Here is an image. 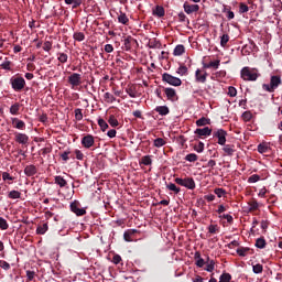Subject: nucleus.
<instances>
[{
  "mask_svg": "<svg viewBox=\"0 0 282 282\" xmlns=\"http://www.w3.org/2000/svg\"><path fill=\"white\" fill-rule=\"evenodd\" d=\"M75 155H76L77 160H83V158H84V154H83V152H80V150H76Z\"/></svg>",
  "mask_w": 282,
  "mask_h": 282,
  "instance_id": "57",
  "label": "nucleus"
},
{
  "mask_svg": "<svg viewBox=\"0 0 282 282\" xmlns=\"http://www.w3.org/2000/svg\"><path fill=\"white\" fill-rule=\"evenodd\" d=\"M15 142L19 144H28V142H30V137L25 133H15Z\"/></svg>",
  "mask_w": 282,
  "mask_h": 282,
  "instance_id": "11",
  "label": "nucleus"
},
{
  "mask_svg": "<svg viewBox=\"0 0 282 282\" xmlns=\"http://www.w3.org/2000/svg\"><path fill=\"white\" fill-rule=\"evenodd\" d=\"M184 11L186 14H193L194 12H199V6L198 4H191L188 2H185L183 4Z\"/></svg>",
  "mask_w": 282,
  "mask_h": 282,
  "instance_id": "9",
  "label": "nucleus"
},
{
  "mask_svg": "<svg viewBox=\"0 0 282 282\" xmlns=\"http://www.w3.org/2000/svg\"><path fill=\"white\" fill-rule=\"evenodd\" d=\"M61 158L64 160V162H67L69 160V152L62 153Z\"/></svg>",
  "mask_w": 282,
  "mask_h": 282,
  "instance_id": "59",
  "label": "nucleus"
},
{
  "mask_svg": "<svg viewBox=\"0 0 282 282\" xmlns=\"http://www.w3.org/2000/svg\"><path fill=\"white\" fill-rule=\"evenodd\" d=\"M223 151H225V153H226L227 155H232V153H235V150H232V148H231L230 145H225V147L223 148Z\"/></svg>",
  "mask_w": 282,
  "mask_h": 282,
  "instance_id": "46",
  "label": "nucleus"
},
{
  "mask_svg": "<svg viewBox=\"0 0 282 282\" xmlns=\"http://www.w3.org/2000/svg\"><path fill=\"white\" fill-rule=\"evenodd\" d=\"M47 229H48L47 223H45L37 227L36 232L37 235H45V232H47Z\"/></svg>",
  "mask_w": 282,
  "mask_h": 282,
  "instance_id": "24",
  "label": "nucleus"
},
{
  "mask_svg": "<svg viewBox=\"0 0 282 282\" xmlns=\"http://www.w3.org/2000/svg\"><path fill=\"white\" fill-rule=\"evenodd\" d=\"M248 7L245 4V3H241L240 4V12H241V14H243V13H246V12H248Z\"/></svg>",
  "mask_w": 282,
  "mask_h": 282,
  "instance_id": "56",
  "label": "nucleus"
},
{
  "mask_svg": "<svg viewBox=\"0 0 282 282\" xmlns=\"http://www.w3.org/2000/svg\"><path fill=\"white\" fill-rule=\"evenodd\" d=\"M105 52H107V54H111V52H113V45L106 44L105 45Z\"/></svg>",
  "mask_w": 282,
  "mask_h": 282,
  "instance_id": "54",
  "label": "nucleus"
},
{
  "mask_svg": "<svg viewBox=\"0 0 282 282\" xmlns=\"http://www.w3.org/2000/svg\"><path fill=\"white\" fill-rule=\"evenodd\" d=\"M220 219H226L228 224L232 223V216L228 214L220 215Z\"/></svg>",
  "mask_w": 282,
  "mask_h": 282,
  "instance_id": "52",
  "label": "nucleus"
},
{
  "mask_svg": "<svg viewBox=\"0 0 282 282\" xmlns=\"http://www.w3.org/2000/svg\"><path fill=\"white\" fill-rule=\"evenodd\" d=\"M215 195H217V197H224V195H226V191H224V188H216Z\"/></svg>",
  "mask_w": 282,
  "mask_h": 282,
  "instance_id": "48",
  "label": "nucleus"
},
{
  "mask_svg": "<svg viewBox=\"0 0 282 282\" xmlns=\"http://www.w3.org/2000/svg\"><path fill=\"white\" fill-rule=\"evenodd\" d=\"M208 230H209V232H210L212 235H215V232H217V226L210 225V226L208 227Z\"/></svg>",
  "mask_w": 282,
  "mask_h": 282,
  "instance_id": "58",
  "label": "nucleus"
},
{
  "mask_svg": "<svg viewBox=\"0 0 282 282\" xmlns=\"http://www.w3.org/2000/svg\"><path fill=\"white\" fill-rule=\"evenodd\" d=\"M261 180V176L258 174H253L248 178L249 184H256V182H259Z\"/></svg>",
  "mask_w": 282,
  "mask_h": 282,
  "instance_id": "34",
  "label": "nucleus"
},
{
  "mask_svg": "<svg viewBox=\"0 0 282 282\" xmlns=\"http://www.w3.org/2000/svg\"><path fill=\"white\" fill-rule=\"evenodd\" d=\"M256 247L257 248H265V240L263 238L257 239Z\"/></svg>",
  "mask_w": 282,
  "mask_h": 282,
  "instance_id": "44",
  "label": "nucleus"
},
{
  "mask_svg": "<svg viewBox=\"0 0 282 282\" xmlns=\"http://www.w3.org/2000/svg\"><path fill=\"white\" fill-rule=\"evenodd\" d=\"M43 50L45 52H50V50H52V42H45L43 45Z\"/></svg>",
  "mask_w": 282,
  "mask_h": 282,
  "instance_id": "53",
  "label": "nucleus"
},
{
  "mask_svg": "<svg viewBox=\"0 0 282 282\" xmlns=\"http://www.w3.org/2000/svg\"><path fill=\"white\" fill-rule=\"evenodd\" d=\"M258 152H259V153H268V145H265V144H259V145H258Z\"/></svg>",
  "mask_w": 282,
  "mask_h": 282,
  "instance_id": "47",
  "label": "nucleus"
},
{
  "mask_svg": "<svg viewBox=\"0 0 282 282\" xmlns=\"http://www.w3.org/2000/svg\"><path fill=\"white\" fill-rule=\"evenodd\" d=\"M206 272H213V270H215V261L210 260L206 268H205Z\"/></svg>",
  "mask_w": 282,
  "mask_h": 282,
  "instance_id": "39",
  "label": "nucleus"
},
{
  "mask_svg": "<svg viewBox=\"0 0 282 282\" xmlns=\"http://www.w3.org/2000/svg\"><path fill=\"white\" fill-rule=\"evenodd\" d=\"M74 39H75V41H85V33H83V32H77V33H75L74 34Z\"/></svg>",
  "mask_w": 282,
  "mask_h": 282,
  "instance_id": "38",
  "label": "nucleus"
},
{
  "mask_svg": "<svg viewBox=\"0 0 282 282\" xmlns=\"http://www.w3.org/2000/svg\"><path fill=\"white\" fill-rule=\"evenodd\" d=\"M108 138H116V129L109 130L107 132Z\"/></svg>",
  "mask_w": 282,
  "mask_h": 282,
  "instance_id": "61",
  "label": "nucleus"
},
{
  "mask_svg": "<svg viewBox=\"0 0 282 282\" xmlns=\"http://www.w3.org/2000/svg\"><path fill=\"white\" fill-rule=\"evenodd\" d=\"M229 41H230V36H228V34H224L220 37V45H221V47H226V45L228 44Z\"/></svg>",
  "mask_w": 282,
  "mask_h": 282,
  "instance_id": "29",
  "label": "nucleus"
},
{
  "mask_svg": "<svg viewBox=\"0 0 282 282\" xmlns=\"http://www.w3.org/2000/svg\"><path fill=\"white\" fill-rule=\"evenodd\" d=\"M24 173H25V175H29V177L32 176V175H35V173H36V166H34V165H29V166H26V167L24 169Z\"/></svg>",
  "mask_w": 282,
  "mask_h": 282,
  "instance_id": "20",
  "label": "nucleus"
},
{
  "mask_svg": "<svg viewBox=\"0 0 282 282\" xmlns=\"http://www.w3.org/2000/svg\"><path fill=\"white\" fill-rule=\"evenodd\" d=\"M219 59H216L214 62H209L208 64H204L203 67L205 69H210V67H214V69H219Z\"/></svg>",
  "mask_w": 282,
  "mask_h": 282,
  "instance_id": "18",
  "label": "nucleus"
},
{
  "mask_svg": "<svg viewBox=\"0 0 282 282\" xmlns=\"http://www.w3.org/2000/svg\"><path fill=\"white\" fill-rule=\"evenodd\" d=\"M12 124L15 129H25V122L19 120L18 118L12 119Z\"/></svg>",
  "mask_w": 282,
  "mask_h": 282,
  "instance_id": "19",
  "label": "nucleus"
},
{
  "mask_svg": "<svg viewBox=\"0 0 282 282\" xmlns=\"http://www.w3.org/2000/svg\"><path fill=\"white\" fill-rule=\"evenodd\" d=\"M195 78L196 83H206V78H208V73H206V70L196 69Z\"/></svg>",
  "mask_w": 282,
  "mask_h": 282,
  "instance_id": "10",
  "label": "nucleus"
},
{
  "mask_svg": "<svg viewBox=\"0 0 282 282\" xmlns=\"http://www.w3.org/2000/svg\"><path fill=\"white\" fill-rule=\"evenodd\" d=\"M279 85H281V77L272 76L270 85L264 84L262 87L265 91L272 93L274 89H276V87H279Z\"/></svg>",
  "mask_w": 282,
  "mask_h": 282,
  "instance_id": "3",
  "label": "nucleus"
},
{
  "mask_svg": "<svg viewBox=\"0 0 282 282\" xmlns=\"http://www.w3.org/2000/svg\"><path fill=\"white\" fill-rule=\"evenodd\" d=\"M155 111L160 113V116H167L169 113V107L166 106H159L155 108Z\"/></svg>",
  "mask_w": 282,
  "mask_h": 282,
  "instance_id": "22",
  "label": "nucleus"
},
{
  "mask_svg": "<svg viewBox=\"0 0 282 282\" xmlns=\"http://www.w3.org/2000/svg\"><path fill=\"white\" fill-rule=\"evenodd\" d=\"M196 135H210L213 133V130L208 127L202 128V129H196L195 130Z\"/></svg>",
  "mask_w": 282,
  "mask_h": 282,
  "instance_id": "13",
  "label": "nucleus"
},
{
  "mask_svg": "<svg viewBox=\"0 0 282 282\" xmlns=\"http://www.w3.org/2000/svg\"><path fill=\"white\" fill-rule=\"evenodd\" d=\"M237 252L240 257H246V252H248V249H238Z\"/></svg>",
  "mask_w": 282,
  "mask_h": 282,
  "instance_id": "63",
  "label": "nucleus"
},
{
  "mask_svg": "<svg viewBox=\"0 0 282 282\" xmlns=\"http://www.w3.org/2000/svg\"><path fill=\"white\" fill-rule=\"evenodd\" d=\"M65 3L67 6L74 4L73 8H78V6H80L82 2H80V0H65Z\"/></svg>",
  "mask_w": 282,
  "mask_h": 282,
  "instance_id": "35",
  "label": "nucleus"
},
{
  "mask_svg": "<svg viewBox=\"0 0 282 282\" xmlns=\"http://www.w3.org/2000/svg\"><path fill=\"white\" fill-rule=\"evenodd\" d=\"M70 210H72V213H75V215H77V217H83V215L87 214V210L80 208V205L78 204V202H73L70 204Z\"/></svg>",
  "mask_w": 282,
  "mask_h": 282,
  "instance_id": "7",
  "label": "nucleus"
},
{
  "mask_svg": "<svg viewBox=\"0 0 282 282\" xmlns=\"http://www.w3.org/2000/svg\"><path fill=\"white\" fill-rule=\"evenodd\" d=\"M164 144H166V141H164V139L162 138H158L154 140V147H156V149H160V147H164Z\"/></svg>",
  "mask_w": 282,
  "mask_h": 282,
  "instance_id": "30",
  "label": "nucleus"
},
{
  "mask_svg": "<svg viewBox=\"0 0 282 282\" xmlns=\"http://www.w3.org/2000/svg\"><path fill=\"white\" fill-rule=\"evenodd\" d=\"M176 184L180 186H185V188H189L193 191L195 188V181L193 178H175Z\"/></svg>",
  "mask_w": 282,
  "mask_h": 282,
  "instance_id": "4",
  "label": "nucleus"
},
{
  "mask_svg": "<svg viewBox=\"0 0 282 282\" xmlns=\"http://www.w3.org/2000/svg\"><path fill=\"white\" fill-rule=\"evenodd\" d=\"M0 229L8 230V220L0 217Z\"/></svg>",
  "mask_w": 282,
  "mask_h": 282,
  "instance_id": "42",
  "label": "nucleus"
},
{
  "mask_svg": "<svg viewBox=\"0 0 282 282\" xmlns=\"http://www.w3.org/2000/svg\"><path fill=\"white\" fill-rule=\"evenodd\" d=\"M35 275H36V273L34 271H26V276H28L29 281H32Z\"/></svg>",
  "mask_w": 282,
  "mask_h": 282,
  "instance_id": "55",
  "label": "nucleus"
},
{
  "mask_svg": "<svg viewBox=\"0 0 282 282\" xmlns=\"http://www.w3.org/2000/svg\"><path fill=\"white\" fill-rule=\"evenodd\" d=\"M165 96H167L169 100H175L177 98V93H175V89L173 88H166Z\"/></svg>",
  "mask_w": 282,
  "mask_h": 282,
  "instance_id": "14",
  "label": "nucleus"
},
{
  "mask_svg": "<svg viewBox=\"0 0 282 282\" xmlns=\"http://www.w3.org/2000/svg\"><path fill=\"white\" fill-rule=\"evenodd\" d=\"M162 79L164 83H167L169 85H172L173 87H180L182 85V79L174 77L173 75L169 73H164L162 76Z\"/></svg>",
  "mask_w": 282,
  "mask_h": 282,
  "instance_id": "2",
  "label": "nucleus"
},
{
  "mask_svg": "<svg viewBox=\"0 0 282 282\" xmlns=\"http://www.w3.org/2000/svg\"><path fill=\"white\" fill-rule=\"evenodd\" d=\"M227 208L224 205H219L217 213L221 215V213H226Z\"/></svg>",
  "mask_w": 282,
  "mask_h": 282,
  "instance_id": "62",
  "label": "nucleus"
},
{
  "mask_svg": "<svg viewBox=\"0 0 282 282\" xmlns=\"http://www.w3.org/2000/svg\"><path fill=\"white\" fill-rule=\"evenodd\" d=\"M206 124H210V119H208L206 117H202L200 119H198L196 121L197 127H206Z\"/></svg>",
  "mask_w": 282,
  "mask_h": 282,
  "instance_id": "21",
  "label": "nucleus"
},
{
  "mask_svg": "<svg viewBox=\"0 0 282 282\" xmlns=\"http://www.w3.org/2000/svg\"><path fill=\"white\" fill-rule=\"evenodd\" d=\"M82 144L83 147H85V149H91V147H94V137L91 135L84 137L82 140Z\"/></svg>",
  "mask_w": 282,
  "mask_h": 282,
  "instance_id": "12",
  "label": "nucleus"
},
{
  "mask_svg": "<svg viewBox=\"0 0 282 282\" xmlns=\"http://www.w3.org/2000/svg\"><path fill=\"white\" fill-rule=\"evenodd\" d=\"M188 73V68L186 66H180L177 68V74H180V76H185V74Z\"/></svg>",
  "mask_w": 282,
  "mask_h": 282,
  "instance_id": "40",
  "label": "nucleus"
},
{
  "mask_svg": "<svg viewBox=\"0 0 282 282\" xmlns=\"http://www.w3.org/2000/svg\"><path fill=\"white\" fill-rule=\"evenodd\" d=\"M104 100H105V102H108L109 105H111V104L116 102V97L111 93H105Z\"/></svg>",
  "mask_w": 282,
  "mask_h": 282,
  "instance_id": "17",
  "label": "nucleus"
},
{
  "mask_svg": "<svg viewBox=\"0 0 282 282\" xmlns=\"http://www.w3.org/2000/svg\"><path fill=\"white\" fill-rule=\"evenodd\" d=\"M241 78L245 80H257L259 78V72L254 68L243 67L241 69Z\"/></svg>",
  "mask_w": 282,
  "mask_h": 282,
  "instance_id": "1",
  "label": "nucleus"
},
{
  "mask_svg": "<svg viewBox=\"0 0 282 282\" xmlns=\"http://www.w3.org/2000/svg\"><path fill=\"white\" fill-rule=\"evenodd\" d=\"M154 17L162 18L165 14L164 7H155V9L152 11Z\"/></svg>",
  "mask_w": 282,
  "mask_h": 282,
  "instance_id": "16",
  "label": "nucleus"
},
{
  "mask_svg": "<svg viewBox=\"0 0 282 282\" xmlns=\"http://www.w3.org/2000/svg\"><path fill=\"white\" fill-rule=\"evenodd\" d=\"M166 188H169V191H172L173 193H180V187H177L175 184L170 183L167 184Z\"/></svg>",
  "mask_w": 282,
  "mask_h": 282,
  "instance_id": "37",
  "label": "nucleus"
},
{
  "mask_svg": "<svg viewBox=\"0 0 282 282\" xmlns=\"http://www.w3.org/2000/svg\"><path fill=\"white\" fill-rule=\"evenodd\" d=\"M75 118L76 120H80L83 118V110L75 109Z\"/></svg>",
  "mask_w": 282,
  "mask_h": 282,
  "instance_id": "51",
  "label": "nucleus"
},
{
  "mask_svg": "<svg viewBox=\"0 0 282 282\" xmlns=\"http://www.w3.org/2000/svg\"><path fill=\"white\" fill-rule=\"evenodd\" d=\"M57 58H58L59 63H65L67 61V54L59 53Z\"/></svg>",
  "mask_w": 282,
  "mask_h": 282,
  "instance_id": "50",
  "label": "nucleus"
},
{
  "mask_svg": "<svg viewBox=\"0 0 282 282\" xmlns=\"http://www.w3.org/2000/svg\"><path fill=\"white\" fill-rule=\"evenodd\" d=\"M228 96H230L231 98H235V96H237V88L230 86V87L228 88Z\"/></svg>",
  "mask_w": 282,
  "mask_h": 282,
  "instance_id": "45",
  "label": "nucleus"
},
{
  "mask_svg": "<svg viewBox=\"0 0 282 282\" xmlns=\"http://www.w3.org/2000/svg\"><path fill=\"white\" fill-rule=\"evenodd\" d=\"M194 151H196V153H204V143L199 142L197 145H195Z\"/></svg>",
  "mask_w": 282,
  "mask_h": 282,
  "instance_id": "41",
  "label": "nucleus"
},
{
  "mask_svg": "<svg viewBox=\"0 0 282 282\" xmlns=\"http://www.w3.org/2000/svg\"><path fill=\"white\" fill-rule=\"evenodd\" d=\"M11 85L15 91H21V89L25 87V79H23V77H17L12 79Z\"/></svg>",
  "mask_w": 282,
  "mask_h": 282,
  "instance_id": "5",
  "label": "nucleus"
},
{
  "mask_svg": "<svg viewBox=\"0 0 282 282\" xmlns=\"http://www.w3.org/2000/svg\"><path fill=\"white\" fill-rule=\"evenodd\" d=\"M98 124L101 131H107V129H109V124L104 119H98Z\"/></svg>",
  "mask_w": 282,
  "mask_h": 282,
  "instance_id": "28",
  "label": "nucleus"
},
{
  "mask_svg": "<svg viewBox=\"0 0 282 282\" xmlns=\"http://www.w3.org/2000/svg\"><path fill=\"white\" fill-rule=\"evenodd\" d=\"M252 270H253L254 274H261V272H263V265H261V264H254V265L252 267Z\"/></svg>",
  "mask_w": 282,
  "mask_h": 282,
  "instance_id": "36",
  "label": "nucleus"
},
{
  "mask_svg": "<svg viewBox=\"0 0 282 282\" xmlns=\"http://www.w3.org/2000/svg\"><path fill=\"white\" fill-rule=\"evenodd\" d=\"M185 160H186L187 162H197L198 156H197V154H195V153H191V154H187V155L185 156Z\"/></svg>",
  "mask_w": 282,
  "mask_h": 282,
  "instance_id": "31",
  "label": "nucleus"
},
{
  "mask_svg": "<svg viewBox=\"0 0 282 282\" xmlns=\"http://www.w3.org/2000/svg\"><path fill=\"white\" fill-rule=\"evenodd\" d=\"M227 18L228 19H235V12L230 11V10H225Z\"/></svg>",
  "mask_w": 282,
  "mask_h": 282,
  "instance_id": "60",
  "label": "nucleus"
},
{
  "mask_svg": "<svg viewBox=\"0 0 282 282\" xmlns=\"http://www.w3.org/2000/svg\"><path fill=\"white\" fill-rule=\"evenodd\" d=\"M10 199H19L21 197V193L19 191H11L9 193Z\"/></svg>",
  "mask_w": 282,
  "mask_h": 282,
  "instance_id": "33",
  "label": "nucleus"
},
{
  "mask_svg": "<svg viewBox=\"0 0 282 282\" xmlns=\"http://www.w3.org/2000/svg\"><path fill=\"white\" fill-rule=\"evenodd\" d=\"M242 120L245 122H250V120H252V112L250 111H246L242 113Z\"/></svg>",
  "mask_w": 282,
  "mask_h": 282,
  "instance_id": "32",
  "label": "nucleus"
},
{
  "mask_svg": "<svg viewBox=\"0 0 282 282\" xmlns=\"http://www.w3.org/2000/svg\"><path fill=\"white\" fill-rule=\"evenodd\" d=\"M184 52H186V47H184V45L178 44L175 46L173 54L174 56H182V54H184Z\"/></svg>",
  "mask_w": 282,
  "mask_h": 282,
  "instance_id": "15",
  "label": "nucleus"
},
{
  "mask_svg": "<svg viewBox=\"0 0 282 282\" xmlns=\"http://www.w3.org/2000/svg\"><path fill=\"white\" fill-rule=\"evenodd\" d=\"M141 164H144V166H151V164H153V160L150 155L142 156Z\"/></svg>",
  "mask_w": 282,
  "mask_h": 282,
  "instance_id": "23",
  "label": "nucleus"
},
{
  "mask_svg": "<svg viewBox=\"0 0 282 282\" xmlns=\"http://www.w3.org/2000/svg\"><path fill=\"white\" fill-rule=\"evenodd\" d=\"M0 268H2V270H10V263L4 260H0Z\"/></svg>",
  "mask_w": 282,
  "mask_h": 282,
  "instance_id": "49",
  "label": "nucleus"
},
{
  "mask_svg": "<svg viewBox=\"0 0 282 282\" xmlns=\"http://www.w3.org/2000/svg\"><path fill=\"white\" fill-rule=\"evenodd\" d=\"M68 83L73 86V87H78V85H80L83 83V77L80 76V74L78 73H73L69 77H68Z\"/></svg>",
  "mask_w": 282,
  "mask_h": 282,
  "instance_id": "6",
  "label": "nucleus"
},
{
  "mask_svg": "<svg viewBox=\"0 0 282 282\" xmlns=\"http://www.w3.org/2000/svg\"><path fill=\"white\" fill-rule=\"evenodd\" d=\"M112 261H113V263L118 264V263H120V261H122V258L120 256H115L112 258Z\"/></svg>",
  "mask_w": 282,
  "mask_h": 282,
  "instance_id": "64",
  "label": "nucleus"
},
{
  "mask_svg": "<svg viewBox=\"0 0 282 282\" xmlns=\"http://www.w3.org/2000/svg\"><path fill=\"white\" fill-rule=\"evenodd\" d=\"M55 184H58V186L63 188V186H67V181H65V178H63L62 176H56Z\"/></svg>",
  "mask_w": 282,
  "mask_h": 282,
  "instance_id": "27",
  "label": "nucleus"
},
{
  "mask_svg": "<svg viewBox=\"0 0 282 282\" xmlns=\"http://www.w3.org/2000/svg\"><path fill=\"white\" fill-rule=\"evenodd\" d=\"M118 21H119V23H122L123 25H127V23H129V18L127 17V14L120 13L118 15Z\"/></svg>",
  "mask_w": 282,
  "mask_h": 282,
  "instance_id": "26",
  "label": "nucleus"
},
{
  "mask_svg": "<svg viewBox=\"0 0 282 282\" xmlns=\"http://www.w3.org/2000/svg\"><path fill=\"white\" fill-rule=\"evenodd\" d=\"M20 109H21V105L14 104V105H12L11 108H10V113H11L12 116H17V115L19 113V110H20Z\"/></svg>",
  "mask_w": 282,
  "mask_h": 282,
  "instance_id": "25",
  "label": "nucleus"
},
{
  "mask_svg": "<svg viewBox=\"0 0 282 282\" xmlns=\"http://www.w3.org/2000/svg\"><path fill=\"white\" fill-rule=\"evenodd\" d=\"M110 127H118V119H116V117L110 116L109 120H108Z\"/></svg>",
  "mask_w": 282,
  "mask_h": 282,
  "instance_id": "43",
  "label": "nucleus"
},
{
  "mask_svg": "<svg viewBox=\"0 0 282 282\" xmlns=\"http://www.w3.org/2000/svg\"><path fill=\"white\" fill-rule=\"evenodd\" d=\"M226 135H228V133L224 129H219L214 133V137L218 138V144L221 147L226 144Z\"/></svg>",
  "mask_w": 282,
  "mask_h": 282,
  "instance_id": "8",
  "label": "nucleus"
}]
</instances>
